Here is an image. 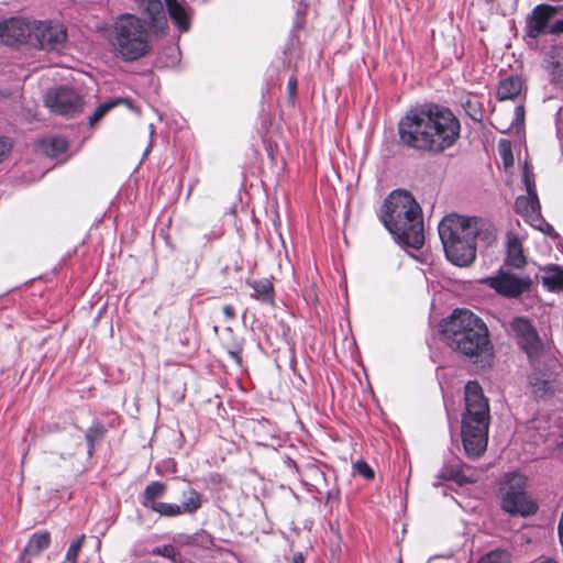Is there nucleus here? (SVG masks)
<instances>
[{
    "label": "nucleus",
    "mask_w": 563,
    "mask_h": 563,
    "mask_svg": "<svg viewBox=\"0 0 563 563\" xmlns=\"http://www.w3.org/2000/svg\"><path fill=\"white\" fill-rule=\"evenodd\" d=\"M516 210L521 216L533 219L539 214L540 203L538 197L519 196L516 199Z\"/></svg>",
    "instance_id": "nucleus-21"
},
{
    "label": "nucleus",
    "mask_w": 563,
    "mask_h": 563,
    "mask_svg": "<svg viewBox=\"0 0 563 563\" xmlns=\"http://www.w3.org/2000/svg\"><path fill=\"white\" fill-rule=\"evenodd\" d=\"M106 429L102 424L96 423L89 427L86 431V441L88 443V454L91 455L95 444L98 443L104 435Z\"/></svg>",
    "instance_id": "nucleus-28"
},
{
    "label": "nucleus",
    "mask_w": 563,
    "mask_h": 563,
    "mask_svg": "<svg viewBox=\"0 0 563 563\" xmlns=\"http://www.w3.org/2000/svg\"><path fill=\"white\" fill-rule=\"evenodd\" d=\"M121 102L120 99L110 100L100 104L95 112L89 117V124L93 126L110 109Z\"/></svg>",
    "instance_id": "nucleus-31"
},
{
    "label": "nucleus",
    "mask_w": 563,
    "mask_h": 563,
    "mask_svg": "<svg viewBox=\"0 0 563 563\" xmlns=\"http://www.w3.org/2000/svg\"><path fill=\"white\" fill-rule=\"evenodd\" d=\"M249 284L254 289L256 296L263 301L271 302L273 300V285L268 279L255 280Z\"/></svg>",
    "instance_id": "nucleus-29"
},
{
    "label": "nucleus",
    "mask_w": 563,
    "mask_h": 563,
    "mask_svg": "<svg viewBox=\"0 0 563 563\" xmlns=\"http://www.w3.org/2000/svg\"><path fill=\"white\" fill-rule=\"evenodd\" d=\"M509 334L530 360L538 358L543 351L542 340L532 321L526 317H516L509 322Z\"/></svg>",
    "instance_id": "nucleus-8"
},
{
    "label": "nucleus",
    "mask_w": 563,
    "mask_h": 563,
    "mask_svg": "<svg viewBox=\"0 0 563 563\" xmlns=\"http://www.w3.org/2000/svg\"><path fill=\"white\" fill-rule=\"evenodd\" d=\"M561 7L550 4H538L526 18L525 35L537 40L544 34H555L552 32V19L561 11Z\"/></svg>",
    "instance_id": "nucleus-11"
},
{
    "label": "nucleus",
    "mask_w": 563,
    "mask_h": 563,
    "mask_svg": "<svg viewBox=\"0 0 563 563\" xmlns=\"http://www.w3.org/2000/svg\"><path fill=\"white\" fill-rule=\"evenodd\" d=\"M465 411L462 417V441L465 454L478 459L487 448L489 406L477 382L465 385Z\"/></svg>",
    "instance_id": "nucleus-4"
},
{
    "label": "nucleus",
    "mask_w": 563,
    "mask_h": 563,
    "mask_svg": "<svg viewBox=\"0 0 563 563\" xmlns=\"http://www.w3.org/2000/svg\"><path fill=\"white\" fill-rule=\"evenodd\" d=\"M10 148L11 144L5 139L0 137V162L9 153Z\"/></svg>",
    "instance_id": "nucleus-40"
},
{
    "label": "nucleus",
    "mask_w": 563,
    "mask_h": 563,
    "mask_svg": "<svg viewBox=\"0 0 563 563\" xmlns=\"http://www.w3.org/2000/svg\"><path fill=\"white\" fill-rule=\"evenodd\" d=\"M541 280L550 290H563V268L550 265L542 269Z\"/></svg>",
    "instance_id": "nucleus-18"
},
{
    "label": "nucleus",
    "mask_w": 563,
    "mask_h": 563,
    "mask_svg": "<svg viewBox=\"0 0 563 563\" xmlns=\"http://www.w3.org/2000/svg\"><path fill=\"white\" fill-rule=\"evenodd\" d=\"M67 41L66 27L59 22L35 21L31 46L45 51H60Z\"/></svg>",
    "instance_id": "nucleus-10"
},
{
    "label": "nucleus",
    "mask_w": 563,
    "mask_h": 563,
    "mask_svg": "<svg viewBox=\"0 0 563 563\" xmlns=\"http://www.w3.org/2000/svg\"><path fill=\"white\" fill-rule=\"evenodd\" d=\"M165 2L173 22L181 32L188 31L190 26L188 9L177 0H165Z\"/></svg>",
    "instance_id": "nucleus-17"
},
{
    "label": "nucleus",
    "mask_w": 563,
    "mask_h": 563,
    "mask_svg": "<svg viewBox=\"0 0 563 563\" xmlns=\"http://www.w3.org/2000/svg\"><path fill=\"white\" fill-rule=\"evenodd\" d=\"M287 89L289 93V98L294 99L297 93V79L295 77L289 78L287 82Z\"/></svg>",
    "instance_id": "nucleus-39"
},
{
    "label": "nucleus",
    "mask_w": 563,
    "mask_h": 563,
    "mask_svg": "<svg viewBox=\"0 0 563 563\" xmlns=\"http://www.w3.org/2000/svg\"><path fill=\"white\" fill-rule=\"evenodd\" d=\"M461 124L444 107L430 104L410 110L398 123L399 137L408 147L442 153L454 145Z\"/></svg>",
    "instance_id": "nucleus-1"
},
{
    "label": "nucleus",
    "mask_w": 563,
    "mask_h": 563,
    "mask_svg": "<svg viewBox=\"0 0 563 563\" xmlns=\"http://www.w3.org/2000/svg\"><path fill=\"white\" fill-rule=\"evenodd\" d=\"M43 145L45 146L46 154L51 156H58L66 152L68 144L67 141L64 137H51L45 141H43Z\"/></svg>",
    "instance_id": "nucleus-27"
},
{
    "label": "nucleus",
    "mask_w": 563,
    "mask_h": 563,
    "mask_svg": "<svg viewBox=\"0 0 563 563\" xmlns=\"http://www.w3.org/2000/svg\"><path fill=\"white\" fill-rule=\"evenodd\" d=\"M441 334L452 351L475 363L493 355L486 323L467 309H455L441 324Z\"/></svg>",
    "instance_id": "nucleus-2"
},
{
    "label": "nucleus",
    "mask_w": 563,
    "mask_h": 563,
    "mask_svg": "<svg viewBox=\"0 0 563 563\" xmlns=\"http://www.w3.org/2000/svg\"><path fill=\"white\" fill-rule=\"evenodd\" d=\"M153 553L162 555L164 558L172 559L173 561H176L177 556H179L177 550L170 544L157 547L156 549L153 550Z\"/></svg>",
    "instance_id": "nucleus-34"
},
{
    "label": "nucleus",
    "mask_w": 563,
    "mask_h": 563,
    "mask_svg": "<svg viewBox=\"0 0 563 563\" xmlns=\"http://www.w3.org/2000/svg\"><path fill=\"white\" fill-rule=\"evenodd\" d=\"M36 20L11 18L0 24V38L7 45L24 43L31 45Z\"/></svg>",
    "instance_id": "nucleus-13"
},
{
    "label": "nucleus",
    "mask_w": 563,
    "mask_h": 563,
    "mask_svg": "<svg viewBox=\"0 0 563 563\" xmlns=\"http://www.w3.org/2000/svg\"><path fill=\"white\" fill-rule=\"evenodd\" d=\"M84 541H85V534L78 537L70 543V545L66 552L65 563H77V558L81 550Z\"/></svg>",
    "instance_id": "nucleus-33"
},
{
    "label": "nucleus",
    "mask_w": 563,
    "mask_h": 563,
    "mask_svg": "<svg viewBox=\"0 0 563 563\" xmlns=\"http://www.w3.org/2000/svg\"><path fill=\"white\" fill-rule=\"evenodd\" d=\"M522 89V81L519 77H508L500 81L497 89L499 100H508L516 98Z\"/></svg>",
    "instance_id": "nucleus-20"
},
{
    "label": "nucleus",
    "mask_w": 563,
    "mask_h": 563,
    "mask_svg": "<svg viewBox=\"0 0 563 563\" xmlns=\"http://www.w3.org/2000/svg\"><path fill=\"white\" fill-rule=\"evenodd\" d=\"M526 477L518 473L508 474L503 487V509L510 515L530 516L537 511V505L525 492Z\"/></svg>",
    "instance_id": "nucleus-7"
},
{
    "label": "nucleus",
    "mask_w": 563,
    "mask_h": 563,
    "mask_svg": "<svg viewBox=\"0 0 563 563\" xmlns=\"http://www.w3.org/2000/svg\"><path fill=\"white\" fill-rule=\"evenodd\" d=\"M184 500L180 505L181 511L187 515L197 512L202 505L201 495L194 488H189L183 494Z\"/></svg>",
    "instance_id": "nucleus-22"
},
{
    "label": "nucleus",
    "mask_w": 563,
    "mask_h": 563,
    "mask_svg": "<svg viewBox=\"0 0 563 563\" xmlns=\"http://www.w3.org/2000/svg\"><path fill=\"white\" fill-rule=\"evenodd\" d=\"M523 181H525L527 194H528L527 196L538 197L536 188H534V184L531 183V180L529 178V169H528V167H525V170H523Z\"/></svg>",
    "instance_id": "nucleus-37"
},
{
    "label": "nucleus",
    "mask_w": 563,
    "mask_h": 563,
    "mask_svg": "<svg viewBox=\"0 0 563 563\" xmlns=\"http://www.w3.org/2000/svg\"><path fill=\"white\" fill-rule=\"evenodd\" d=\"M478 563H511V556L509 552L496 549L483 555Z\"/></svg>",
    "instance_id": "nucleus-30"
},
{
    "label": "nucleus",
    "mask_w": 563,
    "mask_h": 563,
    "mask_svg": "<svg viewBox=\"0 0 563 563\" xmlns=\"http://www.w3.org/2000/svg\"><path fill=\"white\" fill-rule=\"evenodd\" d=\"M222 310H223L224 316L228 319L232 320V319L235 318V310H234V308L232 306L227 305V306L223 307Z\"/></svg>",
    "instance_id": "nucleus-41"
},
{
    "label": "nucleus",
    "mask_w": 563,
    "mask_h": 563,
    "mask_svg": "<svg viewBox=\"0 0 563 563\" xmlns=\"http://www.w3.org/2000/svg\"><path fill=\"white\" fill-rule=\"evenodd\" d=\"M548 63L555 76L563 77V45H553L550 48Z\"/></svg>",
    "instance_id": "nucleus-25"
},
{
    "label": "nucleus",
    "mask_w": 563,
    "mask_h": 563,
    "mask_svg": "<svg viewBox=\"0 0 563 563\" xmlns=\"http://www.w3.org/2000/svg\"><path fill=\"white\" fill-rule=\"evenodd\" d=\"M44 102L52 112L66 117L79 113L84 108L82 97L68 86L48 89Z\"/></svg>",
    "instance_id": "nucleus-9"
},
{
    "label": "nucleus",
    "mask_w": 563,
    "mask_h": 563,
    "mask_svg": "<svg viewBox=\"0 0 563 563\" xmlns=\"http://www.w3.org/2000/svg\"><path fill=\"white\" fill-rule=\"evenodd\" d=\"M505 263L512 268H522L527 263L522 242L519 236L512 232H508L506 235Z\"/></svg>",
    "instance_id": "nucleus-15"
},
{
    "label": "nucleus",
    "mask_w": 563,
    "mask_h": 563,
    "mask_svg": "<svg viewBox=\"0 0 563 563\" xmlns=\"http://www.w3.org/2000/svg\"><path fill=\"white\" fill-rule=\"evenodd\" d=\"M51 542L49 533L46 531L35 532L29 540L27 544L24 548L23 555L24 556H37L45 549L48 548Z\"/></svg>",
    "instance_id": "nucleus-19"
},
{
    "label": "nucleus",
    "mask_w": 563,
    "mask_h": 563,
    "mask_svg": "<svg viewBox=\"0 0 563 563\" xmlns=\"http://www.w3.org/2000/svg\"><path fill=\"white\" fill-rule=\"evenodd\" d=\"M482 283L493 288L501 296L517 298L529 290L531 279L529 277H520L508 272L499 271L496 276L486 277Z\"/></svg>",
    "instance_id": "nucleus-12"
},
{
    "label": "nucleus",
    "mask_w": 563,
    "mask_h": 563,
    "mask_svg": "<svg viewBox=\"0 0 563 563\" xmlns=\"http://www.w3.org/2000/svg\"><path fill=\"white\" fill-rule=\"evenodd\" d=\"M499 153L503 156L505 166H510L514 163L511 148L509 142L500 141L499 143Z\"/></svg>",
    "instance_id": "nucleus-35"
},
{
    "label": "nucleus",
    "mask_w": 563,
    "mask_h": 563,
    "mask_svg": "<svg viewBox=\"0 0 563 563\" xmlns=\"http://www.w3.org/2000/svg\"><path fill=\"white\" fill-rule=\"evenodd\" d=\"M151 37L143 20L134 14H123L117 19L109 33V45L117 57L134 62L151 52Z\"/></svg>",
    "instance_id": "nucleus-6"
},
{
    "label": "nucleus",
    "mask_w": 563,
    "mask_h": 563,
    "mask_svg": "<svg viewBox=\"0 0 563 563\" xmlns=\"http://www.w3.org/2000/svg\"><path fill=\"white\" fill-rule=\"evenodd\" d=\"M515 113H516L517 118L522 117L523 115V107L522 106L516 107L515 108Z\"/></svg>",
    "instance_id": "nucleus-44"
},
{
    "label": "nucleus",
    "mask_w": 563,
    "mask_h": 563,
    "mask_svg": "<svg viewBox=\"0 0 563 563\" xmlns=\"http://www.w3.org/2000/svg\"><path fill=\"white\" fill-rule=\"evenodd\" d=\"M380 218L398 242L416 250L423 245L422 211L409 191H391L384 201Z\"/></svg>",
    "instance_id": "nucleus-3"
},
{
    "label": "nucleus",
    "mask_w": 563,
    "mask_h": 563,
    "mask_svg": "<svg viewBox=\"0 0 563 563\" xmlns=\"http://www.w3.org/2000/svg\"><path fill=\"white\" fill-rule=\"evenodd\" d=\"M180 542L187 545H195L208 549L212 545V537L205 530H200L194 534L180 536Z\"/></svg>",
    "instance_id": "nucleus-23"
},
{
    "label": "nucleus",
    "mask_w": 563,
    "mask_h": 563,
    "mask_svg": "<svg viewBox=\"0 0 563 563\" xmlns=\"http://www.w3.org/2000/svg\"><path fill=\"white\" fill-rule=\"evenodd\" d=\"M150 508L159 514L163 517H178L184 515L181 511L180 505L178 504H170V503H153L150 505Z\"/></svg>",
    "instance_id": "nucleus-26"
},
{
    "label": "nucleus",
    "mask_w": 563,
    "mask_h": 563,
    "mask_svg": "<svg viewBox=\"0 0 563 563\" xmlns=\"http://www.w3.org/2000/svg\"><path fill=\"white\" fill-rule=\"evenodd\" d=\"M438 230L445 256L452 264L463 267L474 262L478 233L476 218L449 214L441 220Z\"/></svg>",
    "instance_id": "nucleus-5"
},
{
    "label": "nucleus",
    "mask_w": 563,
    "mask_h": 563,
    "mask_svg": "<svg viewBox=\"0 0 563 563\" xmlns=\"http://www.w3.org/2000/svg\"><path fill=\"white\" fill-rule=\"evenodd\" d=\"M241 346L236 344L232 349L228 350L229 355L233 358L238 364H241Z\"/></svg>",
    "instance_id": "nucleus-38"
},
{
    "label": "nucleus",
    "mask_w": 563,
    "mask_h": 563,
    "mask_svg": "<svg viewBox=\"0 0 563 563\" xmlns=\"http://www.w3.org/2000/svg\"><path fill=\"white\" fill-rule=\"evenodd\" d=\"M137 8L147 14L152 26L162 29L167 20L163 3L161 0H136Z\"/></svg>",
    "instance_id": "nucleus-16"
},
{
    "label": "nucleus",
    "mask_w": 563,
    "mask_h": 563,
    "mask_svg": "<svg viewBox=\"0 0 563 563\" xmlns=\"http://www.w3.org/2000/svg\"><path fill=\"white\" fill-rule=\"evenodd\" d=\"M551 31L559 34L563 33V19L554 21Z\"/></svg>",
    "instance_id": "nucleus-42"
},
{
    "label": "nucleus",
    "mask_w": 563,
    "mask_h": 563,
    "mask_svg": "<svg viewBox=\"0 0 563 563\" xmlns=\"http://www.w3.org/2000/svg\"><path fill=\"white\" fill-rule=\"evenodd\" d=\"M303 556L301 553L294 554L290 563H303Z\"/></svg>",
    "instance_id": "nucleus-43"
},
{
    "label": "nucleus",
    "mask_w": 563,
    "mask_h": 563,
    "mask_svg": "<svg viewBox=\"0 0 563 563\" xmlns=\"http://www.w3.org/2000/svg\"><path fill=\"white\" fill-rule=\"evenodd\" d=\"M354 470L362 475L366 479H372L374 477V471L372 467L364 461H357L354 463Z\"/></svg>",
    "instance_id": "nucleus-36"
},
{
    "label": "nucleus",
    "mask_w": 563,
    "mask_h": 563,
    "mask_svg": "<svg viewBox=\"0 0 563 563\" xmlns=\"http://www.w3.org/2000/svg\"><path fill=\"white\" fill-rule=\"evenodd\" d=\"M150 128H151V134H153V133H154V126H153V124H150Z\"/></svg>",
    "instance_id": "nucleus-45"
},
{
    "label": "nucleus",
    "mask_w": 563,
    "mask_h": 563,
    "mask_svg": "<svg viewBox=\"0 0 563 563\" xmlns=\"http://www.w3.org/2000/svg\"><path fill=\"white\" fill-rule=\"evenodd\" d=\"M165 492L166 485L164 483L152 482L144 489L142 504L150 508V505L157 503L156 499L163 497Z\"/></svg>",
    "instance_id": "nucleus-24"
},
{
    "label": "nucleus",
    "mask_w": 563,
    "mask_h": 563,
    "mask_svg": "<svg viewBox=\"0 0 563 563\" xmlns=\"http://www.w3.org/2000/svg\"><path fill=\"white\" fill-rule=\"evenodd\" d=\"M530 385L531 391L536 397H544L551 389L550 383L540 377H531Z\"/></svg>",
    "instance_id": "nucleus-32"
},
{
    "label": "nucleus",
    "mask_w": 563,
    "mask_h": 563,
    "mask_svg": "<svg viewBox=\"0 0 563 563\" xmlns=\"http://www.w3.org/2000/svg\"><path fill=\"white\" fill-rule=\"evenodd\" d=\"M439 478L453 481L459 485L474 483L478 479V472L474 467L462 462L445 464L440 473Z\"/></svg>",
    "instance_id": "nucleus-14"
}]
</instances>
